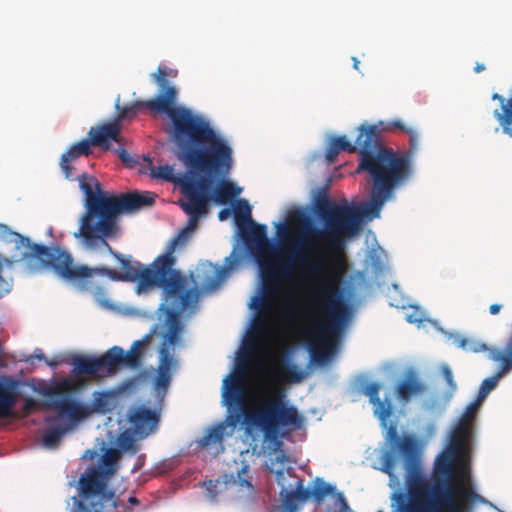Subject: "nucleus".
Wrapping results in <instances>:
<instances>
[{
    "label": "nucleus",
    "instance_id": "1",
    "mask_svg": "<svg viewBox=\"0 0 512 512\" xmlns=\"http://www.w3.org/2000/svg\"><path fill=\"white\" fill-rule=\"evenodd\" d=\"M316 211L324 227L306 223L288 260L277 257L276 247L251 253L261 269L262 294L255 296L251 304L257 315L247 352L255 351L259 341L270 334L275 299L283 282L294 276L296 266L307 276L319 279L307 309L311 326L303 333L313 361H326L329 349L348 321L349 307L341 288L345 273L342 252L344 237L359 228V217L351 206L337 205L326 198L317 203Z\"/></svg>",
    "mask_w": 512,
    "mask_h": 512
},
{
    "label": "nucleus",
    "instance_id": "2",
    "mask_svg": "<svg viewBox=\"0 0 512 512\" xmlns=\"http://www.w3.org/2000/svg\"><path fill=\"white\" fill-rule=\"evenodd\" d=\"M79 187L85 195V212L80 219V228L74 233L75 238H83L89 248L103 246L120 264L121 272L108 267L90 268L86 265H75L70 253L59 246H46L35 244L26 236L17 232H10L8 227L0 224V233H9L16 248L27 249L20 258L25 270L29 274L36 273L43 268H51L62 279L80 282L91 279L96 275L107 276L114 281H138L142 287H159L168 310L179 312L194 306L199 299L200 290L191 288L188 293L180 296V278L177 273L169 277L158 257L151 266L145 267L131 258L113 250L107 242L118 233L117 216L122 213H131L154 203L155 195L122 193L118 196L110 195L102 190L96 177L86 173L78 177Z\"/></svg>",
    "mask_w": 512,
    "mask_h": 512
},
{
    "label": "nucleus",
    "instance_id": "3",
    "mask_svg": "<svg viewBox=\"0 0 512 512\" xmlns=\"http://www.w3.org/2000/svg\"><path fill=\"white\" fill-rule=\"evenodd\" d=\"M167 76L165 66H159L152 75L160 88L159 94L153 99L135 101L123 107L117 100L118 114L114 121L120 124L125 119L133 118L143 108L156 114H166L170 124L165 127V133L177 148L178 158L186 166L208 174H227L233 162L232 149L227 140L216 133L208 121L184 106H177L178 91L169 83Z\"/></svg>",
    "mask_w": 512,
    "mask_h": 512
},
{
    "label": "nucleus",
    "instance_id": "4",
    "mask_svg": "<svg viewBox=\"0 0 512 512\" xmlns=\"http://www.w3.org/2000/svg\"><path fill=\"white\" fill-rule=\"evenodd\" d=\"M399 130L409 136V153L413 154L419 147L420 133L414 126L407 125L403 120L380 121L377 124H363L358 128L359 134L355 144L345 135L331 138L326 159L334 163L341 151L360 154L358 172H366L372 183L369 201L361 213L351 207L360 218L361 215L370 219L380 216L383 205L390 200L395 190L401 187L411 175L409 155H401L382 144L381 133Z\"/></svg>",
    "mask_w": 512,
    "mask_h": 512
},
{
    "label": "nucleus",
    "instance_id": "5",
    "mask_svg": "<svg viewBox=\"0 0 512 512\" xmlns=\"http://www.w3.org/2000/svg\"><path fill=\"white\" fill-rule=\"evenodd\" d=\"M470 428L459 423L451 432L448 448L434 463L432 481L424 477L416 512H472L485 500L473 487L468 460Z\"/></svg>",
    "mask_w": 512,
    "mask_h": 512
},
{
    "label": "nucleus",
    "instance_id": "6",
    "mask_svg": "<svg viewBox=\"0 0 512 512\" xmlns=\"http://www.w3.org/2000/svg\"><path fill=\"white\" fill-rule=\"evenodd\" d=\"M245 377V370L240 368L227 385L224 397L230 405L241 407L245 424L260 429L264 439L278 449L282 446L279 438H285L291 432L301 429L304 417L295 406L285 401L281 393L262 395L252 409L245 408Z\"/></svg>",
    "mask_w": 512,
    "mask_h": 512
},
{
    "label": "nucleus",
    "instance_id": "7",
    "mask_svg": "<svg viewBox=\"0 0 512 512\" xmlns=\"http://www.w3.org/2000/svg\"><path fill=\"white\" fill-rule=\"evenodd\" d=\"M386 440L390 443L393 452H398L404 459L407 492L396 496L399 512H416L418 495L424 483V474L421 466L420 443L413 434L399 436L397 427L391 424L387 430Z\"/></svg>",
    "mask_w": 512,
    "mask_h": 512
},
{
    "label": "nucleus",
    "instance_id": "8",
    "mask_svg": "<svg viewBox=\"0 0 512 512\" xmlns=\"http://www.w3.org/2000/svg\"><path fill=\"white\" fill-rule=\"evenodd\" d=\"M109 478L93 468L79 480V495L71 497L70 512H130L124 501L108 489Z\"/></svg>",
    "mask_w": 512,
    "mask_h": 512
},
{
    "label": "nucleus",
    "instance_id": "9",
    "mask_svg": "<svg viewBox=\"0 0 512 512\" xmlns=\"http://www.w3.org/2000/svg\"><path fill=\"white\" fill-rule=\"evenodd\" d=\"M73 388L71 381L64 379L45 389V408L53 409L71 423L79 422L92 413L106 414L111 410L107 393H94L91 406H88L71 397Z\"/></svg>",
    "mask_w": 512,
    "mask_h": 512
},
{
    "label": "nucleus",
    "instance_id": "10",
    "mask_svg": "<svg viewBox=\"0 0 512 512\" xmlns=\"http://www.w3.org/2000/svg\"><path fill=\"white\" fill-rule=\"evenodd\" d=\"M182 312L177 310H168L165 319L167 327L166 333L163 337V343L160 347L159 354V365L157 369V376L155 379L154 386L157 390H167L171 381V370L176 366V361L170 353V346L177 344L180 339V335L183 330L182 323L180 321V315Z\"/></svg>",
    "mask_w": 512,
    "mask_h": 512
},
{
    "label": "nucleus",
    "instance_id": "11",
    "mask_svg": "<svg viewBox=\"0 0 512 512\" xmlns=\"http://www.w3.org/2000/svg\"><path fill=\"white\" fill-rule=\"evenodd\" d=\"M234 215L240 237L250 253L275 250V245L267 237V226L252 220L251 206L247 200H238Z\"/></svg>",
    "mask_w": 512,
    "mask_h": 512
},
{
    "label": "nucleus",
    "instance_id": "12",
    "mask_svg": "<svg viewBox=\"0 0 512 512\" xmlns=\"http://www.w3.org/2000/svg\"><path fill=\"white\" fill-rule=\"evenodd\" d=\"M210 184L211 180L207 176L181 175L179 186L187 200L179 204L187 215L201 216L206 213L207 204L211 200L208 194Z\"/></svg>",
    "mask_w": 512,
    "mask_h": 512
},
{
    "label": "nucleus",
    "instance_id": "13",
    "mask_svg": "<svg viewBox=\"0 0 512 512\" xmlns=\"http://www.w3.org/2000/svg\"><path fill=\"white\" fill-rule=\"evenodd\" d=\"M75 370L90 376H110L124 366L123 348L113 346L99 358L78 357L74 361Z\"/></svg>",
    "mask_w": 512,
    "mask_h": 512
},
{
    "label": "nucleus",
    "instance_id": "14",
    "mask_svg": "<svg viewBox=\"0 0 512 512\" xmlns=\"http://www.w3.org/2000/svg\"><path fill=\"white\" fill-rule=\"evenodd\" d=\"M489 359L497 364V370L494 376L483 380L477 397L479 401H484L487 395L495 389L498 380L512 371V354L504 347H493L490 350Z\"/></svg>",
    "mask_w": 512,
    "mask_h": 512
},
{
    "label": "nucleus",
    "instance_id": "15",
    "mask_svg": "<svg viewBox=\"0 0 512 512\" xmlns=\"http://www.w3.org/2000/svg\"><path fill=\"white\" fill-rule=\"evenodd\" d=\"M190 238V235L182 229L176 237H174L170 244L168 245L166 252L163 255L158 256V262L162 263L163 267L165 268L166 272L168 273L169 277H172L174 273H177L179 276L180 284H179V294L180 296L188 293L191 288H197V281L194 279L193 273L190 274L191 281L195 284L193 287H190L188 278L179 270H176L173 268L175 264V257L173 256V253L177 246L185 245L188 239Z\"/></svg>",
    "mask_w": 512,
    "mask_h": 512
},
{
    "label": "nucleus",
    "instance_id": "16",
    "mask_svg": "<svg viewBox=\"0 0 512 512\" xmlns=\"http://www.w3.org/2000/svg\"><path fill=\"white\" fill-rule=\"evenodd\" d=\"M127 421L132 427L133 433L143 439L157 430L160 415L155 410L138 405L129 409Z\"/></svg>",
    "mask_w": 512,
    "mask_h": 512
},
{
    "label": "nucleus",
    "instance_id": "17",
    "mask_svg": "<svg viewBox=\"0 0 512 512\" xmlns=\"http://www.w3.org/2000/svg\"><path fill=\"white\" fill-rule=\"evenodd\" d=\"M90 145L100 147L103 150L110 149V142L121 143V125L117 121L91 127L89 131Z\"/></svg>",
    "mask_w": 512,
    "mask_h": 512
},
{
    "label": "nucleus",
    "instance_id": "18",
    "mask_svg": "<svg viewBox=\"0 0 512 512\" xmlns=\"http://www.w3.org/2000/svg\"><path fill=\"white\" fill-rule=\"evenodd\" d=\"M18 382L10 377L0 378V418L8 417L17 401Z\"/></svg>",
    "mask_w": 512,
    "mask_h": 512
},
{
    "label": "nucleus",
    "instance_id": "19",
    "mask_svg": "<svg viewBox=\"0 0 512 512\" xmlns=\"http://www.w3.org/2000/svg\"><path fill=\"white\" fill-rule=\"evenodd\" d=\"M381 385L376 382H371L363 386L362 392L369 397L370 403L375 407L374 413L378 419L385 425L386 421L392 414V405L389 401H382L379 397Z\"/></svg>",
    "mask_w": 512,
    "mask_h": 512
},
{
    "label": "nucleus",
    "instance_id": "20",
    "mask_svg": "<svg viewBox=\"0 0 512 512\" xmlns=\"http://www.w3.org/2000/svg\"><path fill=\"white\" fill-rule=\"evenodd\" d=\"M92 153L90 141L83 139L80 142L72 145L67 152H65L60 161V167L65 174L67 179L73 178L74 168L71 166V162L80 156H88Z\"/></svg>",
    "mask_w": 512,
    "mask_h": 512
},
{
    "label": "nucleus",
    "instance_id": "21",
    "mask_svg": "<svg viewBox=\"0 0 512 512\" xmlns=\"http://www.w3.org/2000/svg\"><path fill=\"white\" fill-rule=\"evenodd\" d=\"M61 415L45 418L48 425L43 434V441L46 446L52 447L59 444L63 435L70 429L69 423H59Z\"/></svg>",
    "mask_w": 512,
    "mask_h": 512
},
{
    "label": "nucleus",
    "instance_id": "22",
    "mask_svg": "<svg viewBox=\"0 0 512 512\" xmlns=\"http://www.w3.org/2000/svg\"><path fill=\"white\" fill-rule=\"evenodd\" d=\"M226 273V268L206 263L202 264L201 267L197 269V278L204 288L212 289L223 280Z\"/></svg>",
    "mask_w": 512,
    "mask_h": 512
},
{
    "label": "nucleus",
    "instance_id": "23",
    "mask_svg": "<svg viewBox=\"0 0 512 512\" xmlns=\"http://www.w3.org/2000/svg\"><path fill=\"white\" fill-rule=\"evenodd\" d=\"M425 385L419 381L417 375L410 372L406 378L396 387V393L400 400L409 401L413 396L422 393Z\"/></svg>",
    "mask_w": 512,
    "mask_h": 512
},
{
    "label": "nucleus",
    "instance_id": "24",
    "mask_svg": "<svg viewBox=\"0 0 512 512\" xmlns=\"http://www.w3.org/2000/svg\"><path fill=\"white\" fill-rule=\"evenodd\" d=\"M492 99L498 100L501 103V111H494L495 118L502 126L504 132L512 136V97L506 101L503 96L495 93Z\"/></svg>",
    "mask_w": 512,
    "mask_h": 512
},
{
    "label": "nucleus",
    "instance_id": "25",
    "mask_svg": "<svg viewBox=\"0 0 512 512\" xmlns=\"http://www.w3.org/2000/svg\"><path fill=\"white\" fill-rule=\"evenodd\" d=\"M150 336L147 335L142 340H137L132 343L130 349L125 353L123 350V363L125 367L136 369L143 360V348L148 343Z\"/></svg>",
    "mask_w": 512,
    "mask_h": 512
},
{
    "label": "nucleus",
    "instance_id": "26",
    "mask_svg": "<svg viewBox=\"0 0 512 512\" xmlns=\"http://www.w3.org/2000/svg\"><path fill=\"white\" fill-rule=\"evenodd\" d=\"M241 193V188L229 180H222L214 189L211 200L218 204H227L232 198Z\"/></svg>",
    "mask_w": 512,
    "mask_h": 512
},
{
    "label": "nucleus",
    "instance_id": "27",
    "mask_svg": "<svg viewBox=\"0 0 512 512\" xmlns=\"http://www.w3.org/2000/svg\"><path fill=\"white\" fill-rule=\"evenodd\" d=\"M281 495L284 498V504L287 508L295 507V501H306L311 497V490L304 487V481L299 479L296 483L295 490L282 489Z\"/></svg>",
    "mask_w": 512,
    "mask_h": 512
},
{
    "label": "nucleus",
    "instance_id": "28",
    "mask_svg": "<svg viewBox=\"0 0 512 512\" xmlns=\"http://www.w3.org/2000/svg\"><path fill=\"white\" fill-rule=\"evenodd\" d=\"M120 457L121 453L118 449H107L101 459L102 466L97 469L110 479L117 472V462Z\"/></svg>",
    "mask_w": 512,
    "mask_h": 512
},
{
    "label": "nucleus",
    "instance_id": "29",
    "mask_svg": "<svg viewBox=\"0 0 512 512\" xmlns=\"http://www.w3.org/2000/svg\"><path fill=\"white\" fill-rule=\"evenodd\" d=\"M226 425L224 423H219L212 428H210L207 433L201 438L199 441V445L202 447H209L212 445L221 446V450H223V440L225 435Z\"/></svg>",
    "mask_w": 512,
    "mask_h": 512
},
{
    "label": "nucleus",
    "instance_id": "30",
    "mask_svg": "<svg viewBox=\"0 0 512 512\" xmlns=\"http://www.w3.org/2000/svg\"><path fill=\"white\" fill-rule=\"evenodd\" d=\"M458 347L462 348L466 352L471 353H479V352H488V355L490 354V350L493 347H488L487 344L482 343L478 340L472 339V338H465V337H459L455 340Z\"/></svg>",
    "mask_w": 512,
    "mask_h": 512
},
{
    "label": "nucleus",
    "instance_id": "31",
    "mask_svg": "<svg viewBox=\"0 0 512 512\" xmlns=\"http://www.w3.org/2000/svg\"><path fill=\"white\" fill-rule=\"evenodd\" d=\"M314 489L311 490V497L320 503L327 495L335 494L336 488L326 483L322 478H316L314 481Z\"/></svg>",
    "mask_w": 512,
    "mask_h": 512
},
{
    "label": "nucleus",
    "instance_id": "32",
    "mask_svg": "<svg viewBox=\"0 0 512 512\" xmlns=\"http://www.w3.org/2000/svg\"><path fill=\"white\" fill-rule=\"evenodd\" d=\"M151 176L153 178L162 179L167 182H172L179 185L180 177L174 175V169L170 165H161L151 169Z\"/></svg>",
    "mask_w": 512,
    "mask_h": 512
},
{
    "label": "nucleus",
    "instance_id": "33",
    "mask_svg": "<svg viewBox=\"0 0 512 512\" xmlns=\"http://www.w3.org/2000/svg\"><path fill=\"white\" fill-rule=\"evenodd\" d=\"M249 466L244 465L238 472L237 476L233 478V482L239 486L241 490H246L248 494L254 493V486L252 485L251 478L249 477Z\"/></svg>",
    "mask_w": 512,
    "mask_h": 512
},
{
    "label": "nucleus",
    "instance_id": "34",
    "mask_svg": "<svg viewBox=\"0 0 512 512\" xmlns=\"http://www.w3.org/2000/svg\"><path fill=\"white\" fill-rule=\"evenodd\" d=\"M282 373L288 381L293 383H299L305 377L304 371L299 369L298 366L295 364L285 365L282 368Z\"/></svg>",
    "mask_w": 512,
    "mask_h": 512
},
{
    "label": "nucleus",
    "instance_id": "35",
    "mask_svg": "<svg viewBox=\"0 0 512 512\" xmlns=\"http://www.w3.org/2000/svg\"><path fill=\"white\" fill-rule=\"evenodd\" d=\"M442 377L447 383V394L449 396H452L453 393L457 390V384L454 380L453 373L448 365L444 364L440 368Z\"/></svg>",
    "mask_w": 512,
    "mask_h": 512
},
{
    "label": "nucleus",
    "instance_id": "36",
    "mask_svg": "<svg viewBox=\"0 0 512 512\" xmlns=\"http://www.w3.org/2000/svg\"><path fill=\"white\" fill-rule=\"evenodd\" d=\"M483 401H479L478 400V397L476 398V400L472 403H470L467 407H466V410L463 414V416L461 417L460 419V422L459 423H465L467 424V427H471V423L474 419V416L476 414V411L478 409V407L480 406V404L482 403Z\"/></svg>",
    "mask_w": 512,
    "mask_h": 512
},
{
    "label": "nucleus",
    "instance_id": "37",
    "mask_svg": "<svg viewBox=\"0 0 512 512\" xmlns=\"http://www.w3.org/2000/svg\"><path fill=\"white\" fill-rule=\"evenodd\" d=\"M119 447L124 451H131L133 454L138 451V446L135 443L132 435L127 432L122 433L118 438Z\"/></svg>",
    "mask_w": 512,
    "mask_h": 512
},
{
    "label": "nucleus",
    "instance_id": "38",
    "mask_svg": "<svg viewBox=\"0 0 512 512\" xmlns=\"http://www.w3.org/2000/svg\"><path fill=\"white\" fill-rule=\"evenodd\" d=\"M38 406H39V403L36 399H34L32 397H25L23 407H22V412L25 416H28V415L32 414L37 409Z\"/></svg>",
    "mask_w": 512,
    "mask_h": 512
},
{
    "label": "nucleus",
    "instance_id": "39",
    "mask_svg": "<svg viewBox=\"0 0 512 512\" xmlns=\"http://www.w3.org/2000/svg\"><path fill=\"white\" fill-rule=\"evenodd\" d=\"M120 160L128 167H133L137 161L122 147L115 150Z\"/></svg>",
    "mask_w": 512,
    "mask_h": 512
},
{
    "label": "nucleus",
    "instance_id": "40",
    "mask_svg": "<svg viewBox=\"0 0 512 512\" xmlns=\"http://www.w3.org/2000/svg\"><path fill=\"white\" fill-rule=\"evenodd\" d=\"M33 358H36L38 360H45L47 365L50 366V367H56L60 364V362L58 360H47L46 357H45V354L42 352V350L40 349H36L34 354L32 356H30L27 361L28 362H31L32 363V359Z\"/></svg>",
    "mask_w": 512,
    "mask_h": 512
},
{
    "label": "nucleus",
    "instance_id": "41",
    "mask_svg": "<svg viewBox=\"0 0 512 512\" xmlns=\"http://www.w3.org/2000/svg\"><path fill=\"white\" fill-rule=\"evenodd\" d=\"M286 474H288L291 477L295 476V473L293 472V470L291 468H289L287 470L281 469V470H278L275 472L276 481H277L278 485H281L283 487V489H286L285 488Z\"/></svg>",
    "mask_w": 512,
    "mask_h": 512
},
{
    "label": "nucleus",
    "instance_id": "42",
    "mask_svg": "<svg viewBox=\"0 0 512 512\" xmlns=\"http://www.w3.org/2000/svg\"><path fill=\"white\" fill-rule=\"evenodd\" d=\"M395 459L391 453H387L383 459V471L392 476L394 469Z\"/></svg>",
    "mask_w": 512,
    "mask_h": 512
},
{
    "label": "nucleus",
    "instance_id": "43",
    "mask_svg": "<svg viewBox=\"0 0 512 512\" xmlns=\"http://www.w3.org/2000/svg\"><path fill=\"white\" fill-rule=\"evenodd\" d=\"M276 227H277V235L280 240H283L290 235L291 231H290L289 225H287L285 223H279L276 225Z\"/></svg>",
    "mask_w": 512,
    "mask_h": 512
},
{
    "label": "nucleus",
    "instance_id": "44",
    "mask_svg": "<svg viewBox=\"0 0 512 512\" xmlns=\"http://www.w3.org/2000/svg\"><path fill=\"white\" fill-rule=\"evenodd\" d=\"M189 216H190V219L188 221V224L183 229L191 236V233L195 230L197 222L201 216H196V215H189Z\"/></svg>",
    "mask_w": 512,
    "mask_h": 512
},
{
    "label": "nucleus",
    "instance_id": "45",
    "mask_svg": "<svg viewBox=\"0 0 512 512\" xmlns=\"http://www.w3.org/2000/svg\"><path fill=\"white\" fill-rule=\"evenodd\" d=\"M204 484L206 485L207 491L209 493V497L211 499H215L217 496L216 482L209 480L208 482H205Z\"/></svg>",
    "mask_w": 512,
    "mask_h": 512
},
{
    "label": "nucleus",
    "instance_id": "46",
    "mask_svg": "<svg viewBox=\"0 0 512 512\" xmlns=\"http://www.w3.org/2000/svg\"><path fill=\"white\" fill-rule=\"evenodd\" d=\"M125 504L128 506V508L130 509V512H131L132 509L130 506H138V505H140V501L136 497L130 496L128 498V504L127 503H125Z\"/></svg>",
    "mask_w": 512,
    "mask_h": 512
},
{
    "label": "nucleus",
    "instance_id": "47",
    "mask_svg": "<svg viewBox=\"0 0 512 512\" xmlns=\"http://www.w3.org/2000/svg\"><path fill=\"white\" fill-rule=\"evenodd\" d=\"M501 308H502V305H501V304H497V303H495V304L490 305V307H489V312H490L492 315H496V314H498V313L500 312Z\"/></svg>",
    "mask_w": 512,
    "mask_h": 512
},
{
    "label": "nucleus",
    "instance_id": "48",
    "mask_svg": "<svg viewBox=\"0 0 512 512\" xmlns=\"http://www.w3.org/2000/svg\"><path fill=\"white\" fill-rule=\"evenodd\" d=\"M335 494H336V497H337L338 502H339L341 505H343L344 507H347V501H346V499H345L344 495H343L341 492H339V493H335Z\"/></svg>",
    "mask_w": 512,
    "mask_h": 512
},
{
    "label": "nucleus",
    "instance_id": "49",
    "mask_svg": "<svg viewBox=\"0 0 512 512\" xmlns=\"http://www.w3.org/2000/svg\"><path fill=\"white\" fill-rule=\"evenodd\" d=\"M230 214V211L228 209H223L219 212L218 217L221 221L227 219L228 215Z\"/></svg>",
    "mask_w": 512,
    "mask_h": 512
},
{
    "label": "nucleus",
    "instance_id": "50",
    "mask_svg": "<svg viewBox=\"0 0 512 512\" xmlns=\"http://www.w3.org/2000/svg\"><path fill=\"white\" fill-rule=\"evenodd\" d=\"M484 70H485V66H484V64H481V63H477L476 66L474 67V71L476 73H480Z\"/></svg>",
    "mask_w": 512,
    "mask_h": 512
},
{
    "label": "nucleus",
    "instance_id": "51",
    "mask_svg": "<svg viewBox=\"0 0 512 512\" xmlns=\"http://www.w3.org/2000/svg\"><path fill=\"white\" fill-rule=\"evenodd\" d=\"M352 61L354 69L359 70L360 61L356 57H352Z\"/></svg>",
    "mask_w": 512,
    "mask_h": 512
},
{
    "label": "nucleus",
    "instance_id": "52",
    "mask_svg": "<svg viewBox=\"0 0 512 512\" xmlns=\"http://www.w3.org/2000/svg\"><path fill=\"white\" fill-rule=\"evenodd\" d=\"M138 469H140V465H138L137 467L133 468V472H136Z\"/></svg>",
    "mask_w": 512,
    "mask_h": 512
}]
</instances>
